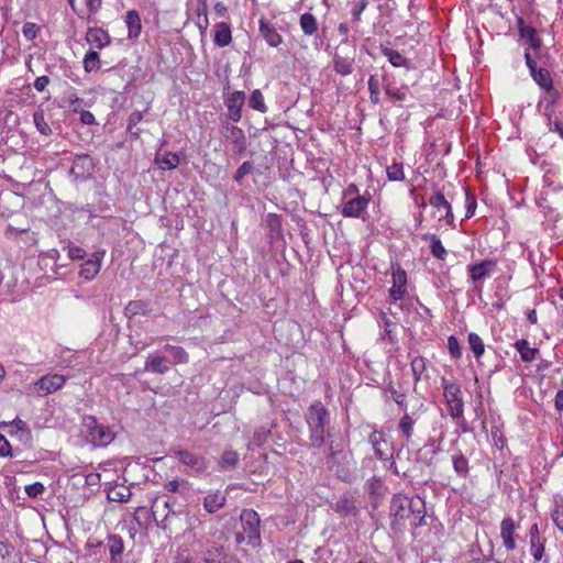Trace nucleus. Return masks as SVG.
<instances>
[{
  "instance_id": "9d476101",
  "label": "nucleus",
  "mask_w": 563,
  "mask_h": 563,
  "mask_svg": "<svg viewBox=\"0 0 563 563\" xmlns=\"http://www.w3.org/2000/svg\"><path fill=\"white\" fill-rule=\"evenodd\" d=\"M222 133L224 139L232 143L233 155L241 156L244 154L247 147V143L244 131L241 128L227 123L223 125Z\"/></svg>"
},
{
  "instance_id": "6e6552de",
  "label": "nucleus",
  "mask_w": 563,
  "mask_h": 563,
  "mask_svg": "<svg viewBox=\"0 0 563 563\" xmlns=\"http://www.w3.org/2000/svg\"><path fill=\"white\" fill-rule=\"evenodd\" d=\"M536 57L530 52H525V62L533 81L542 89L554 87L550 71L544 67H538Z\"/></svg>"
},
{
  "instance_id": "a19ab883",
  "label": "nucleus",
  "mask_w": 563,
  "mask_h": 563,
  "mask_svg": "<svg viewBox=\"0 0 563 563\" xmlns=\"http://www.w3.org/2000/svg\"><path fill=\"white\" fill-rule=\"evenodd\" d=\"M0 558L2 563H21V559L15 553L13 545L9 543H0Z\"/></svg>"
},
{
  "instance_id": "4d7b16f0",
  "label": "nucleus",
  "mask_w": 563,
  "mask_h": 563,
  "mask_svg": "<svg viewBox=\"0 0 563 563\" xmlns=\"http://www.w3.org/2000/svg\"><path fill=\"white\" fill-rule=\"evenodd\" d=\"M448 349H449L450 355L453 358L459 360L462 357V349H461L460 342L455 335H450L448 338Z\"/></svg>"
},
{
  "instance_id": "7c9ffc66",
  "label": "nucleus",
  "mask_w": 563,
  "mask_h": 563,
  "mask_svg": "<svg viewBox=\"0 0 563 563\" xmlns=\"http://www.w3.org/2000/svg\"><path fill=\"white\" fill-rule=\"evenodd\" d=\"M413 528L426 526V504L422 498L416 496V505H413V511L411 515Z\"/></svg>"
},
{
  "instance_id": "7ed1b4c3",
  "label": "nucleus",
  "mask_w": 563,
  "mask_h": 563,
  "mask_svg": "<svg viewBox=\"0 0 563 563\" xmlns=\"http://www.w3.org/2000/svg\"><path fill=\"white\" fill-rule=\"evenodd\" d=\"M86 439L95 446H107L114 440V432L108 426L98 422L93 416H84L81 421Z\"/></svg>"
},
{
  "instance_id": "603ef678",
  "label": "nucleus",
  "mask_w": 563,
  "mask_h": 563,
  "mask_svg": "<svg viewBox=\"0 0 563 563\" xmlns=\"http://www.w3.org/2000/svg\"><path fill=\"white\" fill-rule=\"evenodd\" d=\"M254 170V164L250 161L243 162L233 175L234 181L242 184L245 176L250 175Z\"/></svg>"
},
{
  "instance_id": "680f3d73",
  "label": "nucleus",
  "mask_w": 563,
  "mask_h": 563,
  "mask_svg": "<svg viewBox=\"0 0 563 563\" xmlns=\"http://www.w3.org/2000/svg\"><path fill=\"white\" fill-rule=\"evenodd\" d=\"M24 490L30 498H36L45 492V486L41 482H35L26 485Z\"/></svg>"
},
{
  "instance_id": "58836bf2",
  "label": "nucleus",
  "mask_w": 563,
  "mask_h": 563,
  "mask_svg": "<svg viewBox=\"0 0 563 563\" xmlns=\"http://www.w3.org/2000/svg\"><path fill=\"white\" fill-rule=\"evenodd\" d=\"M240 455L236 451L225 450L219 460V466L223 471L234 468L238 465Z\"/></svg>"
},
{
  "instance_id": "f3484780",
  "label": "nucleus",
  "mask_w": 563,
  "mask_h": 563,
  "mask_svg": "<svg viewBox=\"0 0 563 563\" xmlns=\"http://www.w3.org/2000/svg\"><path fill=\"white\" fill-rule=\"evenodd\" d=\"M332 509L340 516L355 517L358 514L356 499L353 496H342L333 505Z\"/></svg>"
},
{
  "instance_id": "69168bd1",
  "label": "nucleus",
  "mask_w": 563,
  "mask_h": 563,
  "mask_svg": "<svg viewBox=\"0 0 563 563\" xmlns=\"http://www.w3.org/2000/svg\"><path fill=\"white\" fill-rule=\"evenodd\" d=\"M385 92L390 99H394L397 101H405L407 98L406 89H398V88L394 89L390 87H386Z\"/></svg>"
},
{
  "instance_id": "e433bc0d",
  "label": "nucleus",
  "mask_w": 563,
  "mask_h": 563,
  "mask_svg": "<svg viewBox=\"0 0 563 563\" xmlns=\"http://www.w3.org/2000/svg\"><path fill=\"white\" fill-rule=\"evenodd\" d=\"M415 420L407 412L400 418L398 429L405 438L406 442H410L413 434Z\"/></svg>"
},
{
  "instance_id": "de8ad7c7",
  "label": "nucleus",
  "mask_w": 563,
  "mask_h": 563,
  "mask_svg": "<svg viewBox=\"0 0 563 563\" xmlns=\"http://www.w3.org/2000/svg\"><path fill=\"white\" fill-rule=\"evenodd\" d=\"M249 104L252 109L257 110L262 113L267 111V107L264 101V96L261 90L255 89L250 97Z\"/></svg>"
},
{
  "instance_id": "f704fd0d",
  "label": "nucleus",
  "mask_w": 563,
  "mask_h": 563,
  "mask_svg": "<svg viewBox=\"0 0 563 563\" xmlns=\"http://www.w3.org/2000/svg\"><path fill=\"white\" fill-rule=\"evenodd\" d=\"M179 162L180 159L178 154L173 152L165 153L162 157H156V163L163 170L175 169L179 165Z\"/></svg>"
},
{
  "instance_id": "423d86ee",
  "label": "nucleus",
  "mask_w": 563,
  "mask_h": 563,
  "mask_svg": "<svg viewBox=\"0 0 563 563\" xmlns=\"http://www.w3.org/2000/svg\"><path fill=\"white\" fill-rule=\"evenodd\" d=\"M441 385L450 416L453 420L459 421L464 415V401L461 387L456 382H449L445 378L441 379Z\"/></svg>"
},
{
  "instance_id": "3c124183",
  "label": "nucleus",
  "mask_w": 563,
  "mask_h": 563,
  "mask_svg": "<svg viewBox=\"0 0 563 563\" xmlns=\"http://www.w3.org/2000/svg\"><path fill=\"white\" fill-rule=\"evenodd\" d=\"M165 489L169 493L184 494L189 490V483L185 479H173L164 485Z\"/></svg>"
},
{
  "instance_id": "f8f14e48",
  "label": "nucleus",
  "mask_w": 563,
  "mask_h": 563,
  "mask_svg": "<svg viewBox=\"0 0 563 563\" xmlns=\"http://www.w3.org/2000/svg\"><path fill=\"white\" fill-rule=\"evenodd\" d=\"M245 98L246 97L243 91H234L225 98L224 103L228 109L227 118L230 121L236 123L241 120Z\"/></svg>"
},
{
  "instance_id": "09e8293b",
  "label": "nucleus",
  "mask_w": 563,
  "mask_h": 563,
  "mask_svg": "<svg viewBox=\"0 0 563 563\" xmlns=\"http://www.w3.org/2000/svg\"><path fill=\"white\" fill-rule=\"evenodd\" d=\"M222 547H211L203 552V563H221L222 560Z\"/></svg>"
},
{
  "instance_id": "2eb2a0df",
  "label": "nucleus",
  "mask_w": 563,
  "mask_h": 563,
  "mask_svg": "<svg viewBox=\"0 0 563 563\" xmlns=\"http://www.w3.org/2000/svg\"><path fill=\"white\" fill-rule=\"evenodd\" d=\"M368 442L373 446L376 457L380 461H387L390 455V448L385 438V434L380 431H373L368 437Z\"/></svg>"
},
{
  "instance_id": "412c9836",
  "label": "nucleus",
  "mask_w": 563,
  "mask_h": 563,
  "mask_svg": "<svg viewBox=\"0 0 563 563\" xmlns=\"http://www.w3.org/2000/svg\"><path fill=\"white\" fill-rule=\"evenodd\" d=\"M86 40L91 46L96 48H103L110 44L109 34L100 27L88 29L86 33Z\"/></svg>"
},
{
  "instance_id": "c9c22d12",
  "label": "nucleus",
  "mask_w": 563,
  "mask_h": 563,
  "mask_svg": "<svg viewBox=\"0 0 563 563\" xmlns=\"http://www.w3.org/2000/svg\"><path fill=\"white\" fill-rule=\"evenodd\" d=\"M452 463H453L454 472L460 477H466L468 475V472H470L468 460L464 456L463 453L459 452V453L453 454Z\"/></svg>"
},
{
  "instance_id": "c756f323",
  "label": "nucleus",
  "mask_w": 563,
  "mask_h": 563,
  "mask_svg": "<svg viewBox=\"0 0 563 563\" xmlns=\"http://www.w3.org/2000/svg\"><path fill=\"white\" fill-rule=\"evenodd\" d=\"M333 68L336 74L349 76L353 71V58L335 53L333 57Z\"/></svg>"
},
{
  "instance_id": "c85d7f7f",
  "label": "nucleus",
  "mask_w": 563,
  "mask_h": 563,
  "mask_svg": "<svg viewBox=\"0 0 563 563\" xmlns=\"http://www.w3.org/2000/svg\"><path fill=\"white\" fill-rule=\"evenodd\" d=\"M515 349L518 351L523 362L534 361L540 352L537 347H530L529 342L526 339L517 340L515 342Z\"/></svg>"
},
{
  "instance_id": "e2e57ef3",
  "label": "nucleus",
  "mask_w": 563,
  "mask_h": 563,
  "mask_svg": "<svg viewBox=\"0 0 563 563\" xmlns=\"http://www.w3.org/2000/svg\"><path fill=\"white\" fill-rule=\"evenodd\" d=\"M38 26L35 23L26 22L22 27L24 37L29 41H33L37 36Z\"/></svg>"
},
{
  "instance_id": "f03ea898",
  "label": "nucleus",
  "mask_w": 563,
  "mask_h": 563,
  "mask_svg": "<svg viewBox=\"0 0 563 563\" xmlns=\"http://www.w3.org/2000/svg\"><path fill=\"white\" fill-rule=\"evenodd\" d=\"M243 533L235 534L238 544L245 542L247 545L258 548L262 543L260 525L261 519L254 509H244L240 516Z\"/></svg>"
},
{
  "instance_id": "20e7f679",
  "label": "nucleus",
  "mask_w": 563,
  "mask_h": 563,
  "mask_svg": "<svg viewBox=\"0 0 563 563\" xmlns=\"http://www.w3.org/2000/svg\"><path fill=\"white\" fill-rule=\"evenodd\" d=\"M416 505V497L410 498L406 495H394L390 500V527L394 531H399L405 526L407 519L411 518Z\"/></svg>"
},
{
  "instance_id": "338daca9",
  "label": "nucleus",
  "mask_w": 563,
  "mask_h": 563,
  "mask_svg": "<svg viewBox=\"0 0 563 563\" xmlns=\"http://www.w3.org/2000/svg\"><path fill=\"white\" fill-rule=\"evenodd\" d=\"M530 550H531V555L533 556V559L536 561H541L543 559V554H544V543L543 542H533V543H530Z\"/></svg>"
},
{
  "instance_id": "bb28decb",
  "label": "nucleus",
  "mask_w": 563,
  "mask_h": 563,
  "mask_svg": "<svg viewBox=\"0 0 563 563\" xmlns=\"http://www.w3.org/2000/svg\"><path fill=\"white\" fill-rule=\"evenodd\" d=\"M151 312V305L144 300H131L124 308V316L133 319L136 316H147Z\"/></svg>"
},
{
  "instance_id": "bf43d9fd",
  "label": "nucleus",
  "mask_w": 563,
  "mask_h": 563,
  "mask_svg": "<svg viewBox=\"0 0 563 563\" xmlns=\"http://www.w3.org/2000/svg\"><path fill=\"white\" fill-rule=\"evenodd\" d=\"M387 390L390 393L394 401L404 410H407L406 394L398 391L393 384H389Z\"/></svg>"
},
{
  "instance_id": "79ce46f5",
  "label": "nucleus",
  "mask_w": 563,
  "mask_h": 563,
  "mask_svg": "<svg viewBox=\"0 0 563 563\" xmlns=\"http://www.w3.org/2000/svg\"><path fill=\"white\" fill-rule=\"evenodd\" d=\"M164 351L169 352L175 364H184L188 362V353L181 346L166 344Z\"/></svg>"
},
{
  "instance_id": "4c0bfd02",
  "label": "nucleus",
  "mask_w": 563,
  "mask_h": 563,
  "mask_svg": "<svg viewBox=\"0 0 563 563\" xmlns=\"http://www.w3.org/2000/svg\"><path fill=\"white\" fill-rule=\"evenodd\" d=\"M382 54L388 58L389 63L394 67H408V59L404 57L398 51L382 46Z\"/></svg>"
},
{
  "instance_id": "2f4dec72",
  "label": "nucleus",
  "mask_w": 563,
  "mask_h": 563,
  "mask_svg": "<svg viewBox=\"0 0 563 563\" xmlns=\"http://www.w3.org/2000/svg\"><path fill=\"white\" fill-rule=\"evenodd\" d=\"M422 239L426 241H430V252L437 260H441V261L445 260V256L448 254L446 250L442 245L441 240L435 234L428 233V234H424L422 236Z\"/></svg>"
},
{
  "instance_id": "cd10ccee",
  "label": "nucleus",
  "mask_w": 563,
  "mask_h": 563,
  "mask_svg": "<svg viewBox=\"0 0 563 563\" xmlns=\"http://www.w3.org/2000/svg\"><path fill=\"white\" fill-rule=\"evenodd\" d=\"M101 268V258L97 255H93L92 258H89L84 263L79 271V276L85 278L86 280H91L96 277V275L100 272Z\"/></svg>"
},
{
  "instance_id": "a211bd4d",
  "label": "nucleus",
  "mask_w": 563,
  "mask_h": 563,
  "mask_svg": "<svg viewBox=\"0 0 563 563\" xmlns=\"http://www.w3.org/2000/svg\"><path fill=\"white\" fill-rule=\"evenodd\" d=\"M515 531L516 525L514 519L510 517L503 519L500 523V537L503 539L505 548L508 551H512L516 549Z\"/></svg>"
},
{
  "instance_id": "39448f33",
  "label": "nucleus",
  "mask_w": 563,
  "mask_h": 563,
  "mask_svg": "<svg viewBox=\"0 0 563 563\" xmlns=\"http://www.w3.org/2000/svg\"><path fill=\"white\" fill-rule=\"evenodd\" d=\"M516 23L520 40L526 46V52L533 49L534 54L532 56L541 59L543 64H547L549 56L548 54L541 53L542 41L537 34V30L533 26L526 24L523 18L519 15L516 18Z\"/></svg>"
},
{
  "instance_id": "864d4df0",
  "label": "nucleus",
  "mask_w": 563,
  "mask_h": 563,
  "mask_svg": "<svg viewBox=\"0 0 563 563\" xmlns=\"http://www.w3.org/2000/svg\"><path fill=\"white\" fill-rule=\"evenodd\" d=\"M386 173H387V178L390 181H401L405 179L402 163L393 164L391 166L387 167Z\"/></svg>"
},
{
  "instance_id": "dca6fc26",
  "label": "nucleus",
  "mask_w": 563,
  "mask_h": 563,
  "mask_svg": "<svg viewBox=\"0 0 563 563\" xmlns=\"http://www.w3.org/2000/svg\"><path fill=\"white\" fill-rule=\"evenodd\" d=\"M407 274L405 269L397 268L393 273V287L389 289V297L393 302L400 300L406 294Z\"/></svg>"
},
{
  "instance_id": "4be33fe9",
  "label": "nucleus",
  "mask_w": 563,
  "mask_h": 563,
  "mask_svg": "<svg viewBox=\"0 0 563 563\" xmlns=\"http://www.w3.org/2000/svg\"><path fill=\"white\" fill-rule=\"evenodd\" d=\"M213 42L218 47L228 46L232 42L231 27L227 22H219L214 24Z\"/></svg>"
},
{
  "instance_id": "0e129e2a",
  "label": "nucleus",
  "mask_w": 563,
  "mask_h": 563,
  "mask_svg": "<svg viewBox=\"0 0 563 563\" xmlns=\"http://www.w3.org/2000/svg\"><path fill=\"white\" fill-rule=\"evenodd\" d=\"M267 223L272 232L279 234L282 230V218L278 214L269 213L267 216Z\"/></svg>"
},
{
  "instance_id": "c03bdc74",
  "label": "nucleus",
  "mask_w": 563,
  "mask_h": 563,
  "mask_svg": "<svg viewBox=\"0 0 563 563\" xmlns=\"http://www.w3.org/2000/svg\"><path fill=\"white\" fill-rule=\"evenodd\" d=\"M470 561L467 563H489L492 555H485L478 543H473L468 550Z\"/></svg>"
},
{
  "instance_id": "6e6d98bb",
  "label": "nucleus",
  "mask_w": 563,
  "mask_h": 563,
  "mask_svg": "<svg viewBox=\"0 0 563 563\" xmlns=\"http://www.w3.org/2000/svg\"><path fill=\"white\" fill-rule=\"evenodd\" d=\"M429 203L440 210V209H446L448 206H451V203L445 199L444 195L441 191H435L429 199Z\"/></svg>"
},
{
  "instance_id": "ea45409f",
  "label": "nucleus",
  "mask_w": 563,
  "mask_h": 563,
  "mask_svg": "<svg viewBox=\"0 0 563 563\" xmlns=\"http://www.w3.org/2000/svg\"><path fill=\"white\" fill-rule=\"evenodd\" d=\"M467 342L476 360H479L485 353V344L482 338L477 333L471 332Z\"/></svg>"
},
{
  "instance_id": "1a4fd4ad",
  "label": "nucleus",
  "mask_w": 563,
  "mask_h": 563,
  "mask_svg": "<svg viewBox=\"0 0 563 563\" xmlns=\"http://www.w3.org/2000/svg\"><path fill=\"white\" fill-rule=\"evenodd\" d=\"M170 452L179 460V462L190 467L195 473L202 474L208 470V461L188 450L172 449Z\"/></svg>"
},
{
  "instance_id": "4468645a",
  "label": "nucleus",
  "mask_w": 563,
  "mask_h": 563,
  "mask_svg": "<svg viewBox=\"0 0 563 563\" xmlns=\"http://www.w3.org/2000/svg\"><path fill=\"white\" fill-rule=\"evenodd\" d=\"M368 203V198L357 195L344 202L341 213L345 218H361Z\"/></svg>"
},
{
  "instance_id": "72a5a7b5",
  "label": "nucleus",
  "mask_w": 563,
  "mask_h": 563,
  "mask_svg": "<svg viewBox=\"0 0 563 563\" xmlns=\"http://www.w3.org/2000/svg\"><path fill=\"white\" fill-rule=\"evenodd\" d=\"M132 493L126 486H114L109 489L107 497L110 501L126 503L131 499Z\"/></svg>"
},
{
  "instance_id": "b1692460",
  "label": "nucleus",
  "mask_w": 563,
  "mask_h": 563,
  "mask_svg": "<svg viewBox=\"0 0 563 563\" xmlns=\"http://www.w3.org/2000/svg\"><path fill=\"white\" fill-rule=\"evenodd\" d=\"M225 495L220 490L209 493L203 499V508L209 514H214L225 506Z\"/></svg>"
},
{
  "instance_id": "473e14b6",
  "label": "nucleus",
  "mask_w": 563,
  "mask_h": 563,
  "mask_svg": "<svg viewBox=\"0 0 563 563\" xmlns=\"http://www.w3.org/2000/svg\"><path fill=\"white\" fill-rule=\"evenodd\" d=\"M299 24L305 35L311 36L318 30V22L312 13L306 12L300 15Z\"/></svg>"
},
{
  "instance_id": "6ab92c4d",
  "label": "nucleus",
  "mask_w": 563,
  "mask_h": 563,
  "mask_svg": "<svg viewBox=\"0 0 563 563\" xmlns=\"http://www.w3.org/2000/svg\"><path fill=\"white\" fill-rule=\"evenodd\" d=\"M543 92L544 93L540 98L537 107L540 109L544 104L543 115L547 118V120H550V118H552L553 108L559 101L560 93L554 87L545 89Z\"/></svg>"
},
{
  "instance_id": "8fccbe9b",
  "label": "nucleus",
  "mask_w": 563,
  "mask_h": 563,
  "mask_svg": "<svg viewBox=\"0 0 563 563\" xmlns=\"http://www.w3.org/2000/svg\"><path fill=\"white\" fill-rule=\"evenodd\" d=\"M84 67L87 73H91L100 68L99 54L96 51H90L84 58Z\"/></svg>"
},
{
  "instance_id": "49530a36",
  "label": "nucleus",
  "mask_w": 563,
  "mask_h": 563,
  "mask_svg": "<svg viewBox=\"0 0 563 563\" xmlns=\"http://www.w3.org/2000/svg\"><path fill=\"white\" fill-rule=\"evenodd\" d=\"M143 120V113L141 111H133L130 115H129V120H128V132L135 136V137H139L140 136V133H141V129L136 128L137 124Z\"/></svg>"
},
{
  "instance_id": "aec40b11",
  "label": "nucleus",
  "mask_w": 563,
  "mask_h": 563,
  "mask_svg": "<svg viewBox=\"0 0 563 563\" xmlns=\"http://www.w3.org/2000/svg\"><path fill=\"white\" fill-rule=\"evenodd\" d=\"M107 548L110 553L111 563H119L124 552V541L119 534H109L107 537Z\"/></svg>"
},
{
  "instance_id": "ddd939ff",
  "label": "nucleus",
  "mask_w": 563,
  "mask_h": 563,
  "mask_svg": "<svg viewBox=\"0 0 563 563\" xmlns=\"http://www.w3.org/2000/svg\"><path fill=\"white\" fill-rule=\"evenodd\" d=\"M93 169L92 158L88 154H77L74 157L69 174L75 180L85 179Z\"/></svg>"
},
{
  "instance_id": "13d9d810",
  "label": "nucleus",
  "mask_w": 563,
  "mask_h": 563,
  "mask_svg": "<svg viewBox=\"0 0 563 563\" xmlns=\"http://www.w3.org/2000/svg\"><path fill=\"white\" fill-rule=\"evenodd\" d=\"M269 435H271V430L265 427H261V428L256 429L253 434V443L256 446H262L263 444H265L267 442Z\"/></svg>"
},
{
  "instance_id": "0eeeda50",
  "label": "nucleus",
  "mask_w": 563,
  "mask_h": 563,
  "mask_svg": "<svg viewBox=\"0 0 563 563\" xmlns=\"http://www.w3.org/2000/svg\"><path fill=\"white\" fill-rule=\"evenodd\" d=\"M496 268L497 262L495 260H483L467 266L470 280L474 285L473 291L475 294L482 295L484 282L492 276Z\"/></svg>"
},
{
  "instance_id": "5fc2aeb1",
  "label": "nucleus",
  "mask_w": 563,
  "mask_h": 563,
  "mask_svg": "<svg viewBox=\"0 0 563 563\" xmlns=\"http://www.w3.org/2000/svg\"><path fill=\"white\" fill-rule=\"evenodd\" d=\"M369 99L372 103H379V81L376 75H372L368 79Z\"/></svg>"
},
{
  "instance_id": "a18cd8bd",
  "label": "nucleus",
  "mask_w": 563,
  "mask_h": 563,
  "mask_svg": "<svg viewBox=\"0 0 563 563\" xmlns=\"http://www.w3.org/2000/svg\"><path fill=\"white\" fill-rule=\"evenodd\" d=\"M426 369H427V360L424 357L416 356L411 361V371H412L415 383H418L421 379L422 374L426 372Z\"/></svg>"
},
{
  "instance_id": "9b49d317",
  "label": "nucleus",
  "mask_w": 563,
  "mask_h": 563,
  "mask_svg": "<svg viewBox=\"0 0 563 563\" xmlns=\"http://www.w3.org/2000/svg\"><path fill=\"white\" fill-rule=\"evenodd\" d=\"M67 378L60 374H48L38 378L34 386L40 395L46 396L53 394L64 387Z\"/></svg>"
},
{
  "instance_id": "37998d69",
  "label": "nucleus",
  "mask_w": 563,
  "mask_h": 563,
  "mask_svg": "<svg viewBox=\"0 0 563 563\" xmlns=\"http://www.w3.org/2000/svg\"><path fill=\"white\" fill-rule=\"evenodd\" d=\"M551 518L555 527L563 532V498L554 500V508L551 511Z\"/></svg>"
},
{
  "instance_id": "774afa93",
  "label": "nucleus",
  "mask_w": 563,
  "mask_h": 563,
  "mask_svg": "<svg viewBox=\"0 0 563 563\" xmlns=\"http://www.w3.org/2000/svg\"><path fill=\"white\" fill-rule=\"evenodd\" d=\"M34 122L36 124V128L37 130L44 134V135H48L52 130L51 128L48 126L47 123L44 122V117L43 114H38V113H34Z\"/></svg>"
},
{
  "instance_id": "f257e3e1",
  "label": "nucleus",
  "mask_w": 563,
  "mask_h": 563,
  "mask_svg": "<svg viewBox=\"0 0 563 563\" xmlns=\"http://www.w3.org/2000/svg\"><path fill=\"white\" fill-rule=\"evenodd\" d=\"M306 422L312 445L321 448L325 441V426L329 423L328 410L321 401L317 400L310 405L306 412Z\"/></svg>"
},
{
  "instance_id": "a878e982",
  "label": "nucleus",
  "mask_w": 563,
  "mask_h": 563,
  "mask_svg": "<svg viewBox=\"0 0 563 563\" xmlns=\"http://www.w3.org/2000/svg\"><path fill=\"white\" fill-rule=\"evenodd\" d=\"M144 369L156 374H165L169 371V362L164 356L150 355L145 361Z\"/></svg>"
},
{
  "instance_id": "052dcab7",
  "label": "nucleus",
  "mask_w": 563,
  "mask_h": 563,
  "mask_svg": "<svg viewBox=\"0 0 563 563\" xmlns=\"http://www.w3.org/2000/svg\"><path fill=\"white\" fill-rule=\"evenodd\" d=\"M164 509H167L166 514L163 515V518L159 520L158 527L166 530L168 528V520L170 517L176 516V511L172 509L170 501L164 500L161 503Z\"/></svg>"
},
{
  "instance_id": "5701e85b",
  "label": "nucleus",
  "mask_w": 563,
  "mask_h": 563,
  "mask_svg": "<svg viewBox=\"0 0 563 563\" xmlns=\"http://www.w3.org/2000/svg\"><path fill=\"white\" fill-rule=\"evenodd\" d=\"M124 21L128 27V37L130 40L137 38L142 32L140 13L136 10H130L126 12Z\"/></svg>"
},
{
  "instance_id": "393cba45",
  "label": "nucleus",
  "mask_w": 563,
  "mask_h": 563,
  "mask_svg": "<svg viewBox=\"0 0 563 563\" xmlns=\"http://www.w3.org/2000/svg\"><path fill=\"white\" fill-rule=\"evenodd\" d=\"M260 32L269 46L277 47L283 41L282 35L265 19L260 20Z\"/></svg>"
}]
</instances>
